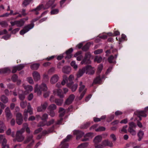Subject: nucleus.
<instances>
[{
    "mask_svg": "<svg viewBox=\"0 0 148 148\" xmlns=\"http://www.w3.org/2000/svg\"><path fill=\"white\" fill-rule=\"evenodd\" d=\"M93 68L91 65H88L79 69L77 74V77L78 78L80 77L85 72L86 74L88 73V74L90 75L93 74L95 73V71L93 70Z\"/></svg>",
    "mask_w": 148,
    "mask_h": 148,
    "instance_id": "nucleus-1",
    "label": "nucleus"
},
{
    "mask_svg": "<svg viewBox=\"0 0 148 148\" xmlns=\"http://www.w3.org/2000/svg\"><path fill=\"white\" fill-rule=\"evenodd\" d=\"M54 2V0H49L45 5V6H44L43 4H41L38 6L36 8L32 10L31 11H35V14L36 15H38L39 13L38 11L42 8L45 10L48 9L52 5Z\"/></svg>",
    "mask_w": 148,
    "mask_h": 148,
    "instance_id": "nucleus-2",
    "label": "nucleus"
},
{
    "mask_svg": "<svg viewBox=\"0 0 148 148\" xmlns=\"http://www.w3.org/2000/svg\"><path fill=\"white\" fill-rule=\"evenodd\" d=\"M47 89L46 85L45 83H42L39 87H38V84H36L34 88V92L37 93L38 96H39L41 95L42 91H47Z\"/></svg>",
    "mask_w": 148,
    "mask_h": 148,
    "instance_id": "nucleus-3",
    "label": "nucleus"
},
{
    "mask_svg": "<svg viewBox=\"0 0 148 148\" xmlns=\"http://www.w3.org/2000/svg\"><path fill=\"white\" fill-rule=\"evenodd\" d=\"M24 132V129L22 128L20 130L17 131L16 134V139L18 142L22 141L25 138V137L23 135Z\"/></svg>",
    "mask_w": 148,
    "mask_h": 148,
    "instance_id": "nucleus-4",
    "label": "nucleus"
},
{
    "mask_svg": "<svg viewBox=\"0 0 148 148\" xmlns=\"http://www.w3.org/2000/svg\"><path fill=\"white\" fill-rule=\"evenodd\" d=\"M28 113H29L30 115H32L33 113L32 109L31 108L29 103L27 105V109H25L24 112V119L25 121H27V118Z\"/></svg>",
    "mask_w": 148,
    "mask_h": 148,
    "instance_id": "nucleus-5",
    "label": "nucleus"
},
{
    "mask_svg": "<svg viewBox=\"0 0 148 148\" xmlns=\"http://www.w3.org/2000/svg\"><path fill=\"white\" fill-rule=\"evenodd\" d=\"M72 137V135H68L66 138L61 142L60 145L61 148H68V144L66 143L67 142L69 141L71 139Z\"/></svg>",
    "mask_w": 148,
    "mask_h": 148,
    "instance_id": "nucleus-6",
    "label": "nucleus"
},
{
    "mask_svg": "<svg viewBox=\"0 0 148 148\" xmlns=\"http://www.w3.org/2000/svg\"><path fill=\"white\" fill-rule=\"evenodd\" d=\"M34 24L33 23L28 25L25 26L23 29L20 32V34L21 35L24 34L28 32L29 30L32 28L34 27Z\"/></svg>",
    "mask_w": 148,
    "mask_h": 148,
    "instance_id": "nucleus-7",
    "label": "nucleus"
},
{
    "mask_svg": "<svg viewBox=\"0 0 148 148\" xmlns=\"http://www.w3.org/2000/svg\"><path fill=\"white\" fill-rule=\"evenodd\" d=\"M91 57V54L90 52L86 53L84 59L81 62L82 64H90L91 63L90 58Z\"/></svg>",
    "mask_w": 148,
    "mask_h": 148,
    "instance_id": "nucleus-8",
    "label": "nucleus"
},
{
    "mask_svg": "<svg viewBox=\"0 0 148 148\" xmlns=\"http://www.w3.org/2000/svg\"><path fill=\"white\" fill-rule=\"evenodd\" d=\"M73 82H69L67 84V86L71 89L73 92L76 91L78 85L77 84H73Z\"/></svg>",
    "mask_w": 148,
    "mask_h": 148,
    "instance_id": "nucleus-9",
    "label": "nucleus"
},
{
    "mask_svg": "<svg viewBox=\"0 0 148 148\" xmlns=\"http://www.w3.org/2000/svg\"><path fill=\"white\" fill-rule=\"evenodd\" d=\"M73 134L76 136V139L78 140L82 137L84 135V133L79 130H75L73 131Z\"/></svg>",
    "mask_w": 148,
    "mask_h": 148,
    "instance_id": "nucleus-10",
    "label": "nucleus"
},
{
    "mask_svg": "<svg viewBox=\"0 0 148 148\" xmlns=\"http://www.w3.org/2000/svg\"><path fill=\"white\" fill-rule=\"evenodd\" d=\"M75 98V96L73 94L71 95L66 99L65 103L64 105H69L71 103Z\"/></svg>",
    "mask_w": 148,
    "mask_h": 148,
    "instance_id": "nucleus-11",
    "label": "nucleus"
},
{
    "mask_svg": "<svg viewBox=\"0 0 148 148\" xmlns=\"http://www.w3.org/2000/svg\"><path fill=\"white\" fill-rule=\"evenodd\" d=\"M16 117V122L19 125H21L23 121L22 114L20 113H17Z\"/></svg>",
    "mask_w": 148,
    "mask_h": 148,
    "instance_id": "nucleus-12",
    "label": "nucleus"
},
{
    "mask_svg": "<svg viewBox=\"0 0 148 148\" xmlns=\"http://www.w3.org/2000/svg\"><path fill=\"white\" fill-rule=\"evenodd\" d=\"M5 115L8 120H9L11 119L12 116V115L11 113L10 110L8 107L6 108L5 110Z\"/></svg>",
    "mask_w": 148,
    "mask_h": 148,
    "instance_id": "nucleus-13",
    "label": "nucleus"
},
{
    "mask_svg": "<svg viewBox=\"0 0 148 148\" xmlns=\"http://www.w3.org/2000/svg\"><path fill=\"white\" fill-rule=\"evenodd\" d=\"M59 76L57 74H55L53 75L50 79V82L52 84H54L57 82L59 79Z\"/></svg>",
    "mask_w": 148,
    "mask_h": 148,
    "instance_id": "nucleus-14",
    "label": "nucleus"
},
{
    "mask_svg": "<svg viewBox=\"0 0 148 148\" xmlns=\"http://www.w3.org/2000/svg\"><path fill=\"white\" fill-rule=\"evenodd\" d=\"M34 79L35 81H38L40 79V75L39 73L37 71H34L32 73Z\"/></svg>",
    "mask_w": 148,
    "mask_h": 148,
    "instance_id": "nucleus-15",
    "label": "nucleus"
},
{
    "mask_svg": "<svg viewBox=\"0 0 148 148\" xmlns=\"http://www.w3.org/2000/svg\"><path fill=\"white\" fill-rule=\"evenodd\" d=\"M117 55L118 54H116L114 55V56L112 55H111L109 57L108 60L109 63H113L114 62H115L114 60L117 58Z\"/></svg>",
    "mask_w": 148,
    "mask_h": 148,
    "instance_id": "nucleus-16",
    "label": "nucleus"
},
{
    "mask_svg": "<svg viewBox=\"0 0 148 148\" xmlns=\"http://www.w3.org/2000/svg\"><path fill=\"white\" fill-rule=\"evenodd\" d=\"M102 144L105 146H108L112 147L113 146V144L112 141H110L108 140H106L102 142Z\"/></svg>",
    "mask_w": 148,
    "mask_h": 148,
    "instance_id": "nucleus-17",
    "label": "nucleus"
},
{
    "mask_svg": "<svg viewBox=\"0 0 148 148\" xmlns=\"http://www.w3.org/2000/svg\"><path fill=\"white\" fill-rule=\"evenodd\" d=\"M73 49L71 48L66 52V56L65 57L66 59H70L71 58L72 55L71 53L73 52Z\"/></svg>",
    "mask_w": 148,
    "mask_h": 148,
    "instance_id": "nucleus-18",
    "label": "nucleus"
},
{
    "mask_svg": "<svg viewBox=\"0 0 148 148\" xmlns=\"http://www.w3.org/2000/svg\"><path fill=\"white\" fill-rule=\"evenodd\" d=\"M71 70V68L69 66H64L62 69V72L66 74L70 73Z\"/></svg>",
    "mask_w": 148,
    "mask_h": 148,
    "instance_id": "nucleus-19",
    "label": "nucleus"
},
{
    "mask_svg": "<svg viewBox=\"0 0 148 148\" xmlns=\"http://www.w3.org/2000/svg\"><path fill=\"white\" fill-rule=\"evenodd\" d=\"M18 97L20 99L23 101L25 98V94L23 93V91L19 90L18 93Z\"/></svg>",
    "mask_w": 148,
    "mask_h": 148,
    "instance_id": "nucleus-20",
    "label": "nucleus"
},
{
    "mask_svg": "<svg viewBox=\"0 0 148 148\" xmlns=\"http://www.w3.org/2000/svg\"><path fill=\"white\" fill-rule=\"evenodd\" d=\"M98 76L94 79L93 83L94 84H101V79L100 75H97Z\"/></svg>",
    "mask_w": 148,
    "mask_h": 148,
    "instance_id": "nucleus-21",
    "label": "nucleus"
},
{
    "mask_svg": "<svg viewBox=\"0 0 148 148\" xmlns=\"http://www.w3.org/2000/svg\"><path fill=\"white\" fill-rule=\"evenodd\" d=\"M10 70L8 67L5 68L0 69V73H9L10 72Z\"/></svg>",
    "mask_w": 148,
    "mask_h": 148,
    "instance_id": "nucleus-22",
    "label": "nucleus"
},
{
    "mask_svg": "<svg viewBox=\"0 0 148 148\" xmlns=\"http://www.w3.org/2000/svg\"><path fill=\"white\" fill-rule=\"evenodd\" d=\"M102 139V137L100 135H98L95 137L94 140V142L95 144H97L100 142Z\"/></svg>",
    "mask_w": 148,
    "mask_h": 148,
    "instance_id": "nucleus-23",
    "label": "nucleus"
},
{
    "mask_svg": "<svg viewBox=\"0 0 148 148\" xmlns=\"http://www.w3.org/2000/svg\"><path fill=\"white\" fill-rule=\"evenodd\" d=\"M25 23V21L23 19L17 21L16 26L18 27H21L24 25Z\"/></svg>",
    "mask_w": 148,
    "mask_h": 148,
    "instance_id": "nucleus-24",
    "label": "nucleus"
},
{
    "mask_svg": "<svg viewBox=\"0 0 148 148\" xmlns=\"http://www.w3.org/2000/svg\"><path fill=\"white\" fill-rule=\"evenodd\" d=\"M144 135V133L143 131L141 130H140L139 131L137 134L139 138L138 140L139 141H140L141 140L143 137Z\"/></svg>",
    "mask_w": 148,
    "mask_h": 148,
    "instance_id": "nucleus-25",
    "label": "nucleus"
},
{
    "mask_svg": "<svg viewBox=\"0 0 148 148\" xmlns=\"http://www.w3.org/2000/svg\"><path fill=\"white\" fill-rule=\"evenodd\" d=\"M33 136L32 135L27 136L26 140L24 142V143L26 144L30 141H32L33 140H34L33 139Z\"/></svg>",
    "mask_w": 148,
    "mask_h": 148,
    "instance_id": "nucleus-26",
    "label": "nucleus"
},
{
    "mask_svg": "<svg viewBox=\"0 0 148 148\" xmlns=\"http://www.w3.org/2000/svg\"><path fill=\"white\" fill-rule=\"evenodd\" d=\"M66 110L62 108H60L59 109V112L60 113V117H63L65 114Z\"/></svg>",
    "mask_w": 148,
    "mask_h": 148,
    "instance_id": "nucleus-27",
    "label": "nucleus"
},
{
    "mask_svg": "<svg viewBox=\"0 0 148 148\" xmlns=\"http://www.w3.org/2000/svg\"><path fill=\"white\" fill-rule=\"evenodd\" d=\"M33 1V0H24L23 2L22 5L23 7H26Z\"/></svg>",
    "mask_w": 148,
    "mask_h": 148,
    "instance_id": "nucleus-28",
    "label": "nucleus"
},
{
    "mask_svg": "<svg viewBox=\"0 0 148 148\" xmlns=\"http://www.w3.org/2000/svg\"><path fill=\"white\" fill-rule=\"evenodd\" d=\"M1 100L4 103H7L8 101V98L4 95H3L1 96Z\"/></svg>",
    "mask_w": 148,
    "mask_h": 148,
    "instance_id": "nucleus-29",
    "label": "nucleus"
},
{
    "mask_svg": "<svg viewBox=\"0 0 148 148\" xmlns=\"http://www.w3.org/2000/svg\"><path fill=\"white\" fill-rule=\"evenodd\" d=\"M6 134L8 135H11L12 137H14L15 135V132H11L10 128L8 129L6 132Z\"/></svg>",
    "mask_w": 148,
    "mask_h": 148,
    "instance_id": "nucleus-30",
    "label": "nucleus"
},
{
    "mask_svg": "<svg viewBox=\"0 0 148 148\" xmlns=\"http://www.w3.org/2000/svg\"><path fill=\"white\" fill-rule=\"evenodd\" d=\"M79 85L80 87L79 88V92L80 93L85 89V86L83 84V83L82 82H80Z\"/></svg>",
    "mask_w": 148,
    "mask_h": 148,
    "instance_id": "nucleus-31",
    "label": "nucleus"
},
{
    "mask_svg": "<svg viewBox=\"0 0 148 148\" xmlns=\"http://www.w3.org/2000/svg\"><path fill=\"white\" fill-rule=\"evenodd\" d=\"M40 64L38 63H35L31 66V68L33 70H36L39 67Z\"/></svg>",
    "mask_w": 148,
    "mask_h": 148,
    "instance_id": "nucleus-32",
    "label": "nucleus"
},
{
    "mask_svg": "<svg viewBox=\"0 0 148 148\" xmlns=\"http://www.w3.org/2000/svg\"><path fill=\"white\" fill-rule=\"evenodd\" d=\"M146 112H145V110L144 111H139L138 112V116L146 117L147 114H145Z\"/></svg>",
    "mask_w": 148,
    "mask_h": 148,
    "instance_id": "nucleus-33",
    "label": "nucleus"
},
{
    "mask_svg": "<svg viewBox=\"0 0 148 148\" xmlns=\"http://www.w3.org/2000/svg\"><path fill=\"white\" fill-rule=\"evenodd\" d=\"M0 25L3 27H6L8 25L7 22L5 21H1L0 22Z\"/></svg>",
    "mask_w": 148,
    "mask_h": 148,
    "instance_id": "nucleus-34",
    "label": "nucleus"
},
{
    "mask_svg": "<svg viewBox=\"0 0 148 148\" xmlns=\"http://www.w3.org/2000/svg\"><path fill=\"white\" fill-rule=\"evenodd\" d=\"M63 100L62 99H56L55 102L58 106H60L62 105L63 103Z\"/></svg>",
    "mask_w": 148,
    "mask_h": 148,
    "instance_id": "nucleus-35",
    "label": "nucleus"
},
{
    "mask_svg": "<svg viewBox=\"0 0 148 148\" xmlns=\"http://www.w3.org/2000/svg\"><path fill=\"white\" fill-rule=\"evenodd\" d=\"M0 143H6L7 140L5 138V136L1 134H0Z\"/></svg>",
    "mask_w": 148,
    "mask_h": 148,
    "instance_id": "nucleus-36",
    "label": "nucleus"
},
{
    "mask_svg": "<svg viewBox=\"0 0 148 148\" xmlns=\"http://www.w3.org/2000/svg\"><path fill=\"white\" fill-rule=\"evenodd\" d=\"M90 45L88 43H86L82 48V49L83 51H86L89 49Z\"/></svg>",
    "mask_w": 148,
    "mask_h": 148,
    "instance_id": "nucleus-37",
    "label": "nucleus"
},
{
    "mask_svg": "<svg viewBox=\"0 0 148 148\" xmlns=\"http://www.w3.org/2000/svg\"><path fill=\"white\" fill-rule=\"evenodd\" d=\"M56 106L54 104H51L48 107V109L50 111H53L56 109Z\"/></svg>",
    "mask_w": 148,
    "mask_h": 148,
    "instance_id": "nucleus-38",
    "label": "nucleus"
},
{
    "mask_svg": "<svg viewBox=\"0 0 148 148\" xmlns=\"http://www.w3.org/2000/svg\"><path fill=\"white\" fill-rule=\"evenodd\" d=\"M128 131L132 135L134 136L136 134V131L134 130L133 128H128Z\"/></svg>",
    "mask_w": 148,
    "mask_h": 148,
    "instance_id": "nucleus-39",
    "label": "nucleus"
},
{
    "mask_svg": "<svg viewBox=\"0 0 148 148\" xmlns=\"http://www.w3.org/2000/svg\"><path fill=\"white\" fill-rule=\"evenodd\" d=\"M94 60L95 61L97 62V63H99L102 61V58L101 56H96L94 59Z\"/></svg>",
    "mask_w": 148,
    "mask_h": 148,
    "instance_id": "nucleus-40",
    "label": "nucleus"
},
{
    "mask_svg": "<svg viewBox=\"0 0 148 148\" xmlns=\"http://www.w3.org/2000/svg\"><path fill=\"white\" fill-rule=\"evenodd\" d=\"M103 67V66L102 64H100L98 67L97 70V75H99L102 70Z\"/></svg>",
    "mask_w": 148,
    "mask_h": 148,
    "instance_id": "nucleus-41",
    "label": "nucleus"
},
{
    "mask_svg": "<svg viewBox=\"0 0 148 148\" xmlns=\"http://www.w3.org/2000/svg\"><path fill=\"white\" fill-rule=\"evenodd\" d=\"M21 107L23 109L25 108L27 106V103L26 101H22L20 103Z\"/></svg>",
    "mask_w": 148,
    "mask_h": 148,
    "instance_id": "nucleus-42",
    "label": "nucleus"
},
{
    "mask_svg": "<svg viewBox=\"0 0 148 148\" xmlns=\"http://www.w3.org/2000/svg\"><path fill=\"white\" fill-rule=\"evenodd\" d=\"M90 125V123L87 122L86 123L80 126V128L82 129H85L88 127Z\"/></svg>",
    "mask_w": 148,
    "mask_h": 148,
    "instance_id": "nucleus-43",
    "label": "nucleus"
},
{
    "mask_svg": "<svg viewBox=\"0 0 148 148\" xmlns=\"http://www.w3.org/2000/svg\"><path fill=\"white\" fill-rule=\"evenodd\" d=\"M88 143H83L79 145L77 148H84L88 146Z\"/></svg>",
    "mask_w": 148,
    "mask_h": 148,
    "instance_id": "nucleus-44",
    "label": "nucleus"
},
{
    "mask_svg": "<svg viewBox=\"0 0 148 148\" xmlns=\"http://www.w3.org/2000/svg\"><path fill=\"white\" fill-rule=\"evenodd\" d=\"M24 88L25 90L28 91H31L33 89L32 87L30 85L25 86Z\"/></svg>",
    "mask_w": 148,
    "mask_h": 148,
    "instance_id": "nucleus-45",
    "label": "nucleus"
},
{
    "mask_svg": "<svg viewBox=\"0 0 148 148\" xmlns=\"http://www.w3.org/2000/svg\"><path fill=\"white\" fill-rule=\"evenodd\" d=\"M66 82H68V78L66 76L64 75L63 76V79L61 82V84L64 85Z\"/></svg>",
    "mask_w": 148,
    "mask_h": 148,
    "instance_id": "nucleus-46",
    "label": "nucleus"
},
{
    "mask_svg": "<svg viewBox=\"0 0 148 148\" xmlns=\"http://www.w3.org/2000/svg\"><path fill=\"white\" fill-rule=\"evenodd\" d=\"M86 89L85 88V89L82 92L80 96L78 98L79 100H81L83 98L86 92Z\"/></svg>",
    "mask_w": 148,
    "mask_h": 148,
    "instance_id": "nucleus-47",
    "label": "nucleus"
},
{
    "mask_svg": "<svg viewBox=\"0 0 148 148\" xmlns=\"http://www.w3.org/2000/svg\"><path fill=\"white\" fill-rule=\"evenodd\" d=\"M59 12V10L58 9H55L52 10L51 11V14H58Z\"/></svg>",
    "mask_w": 148,
    "mask_h": 148,
    "instance_id": "nucleus-48",
    "label": "nucleus"
},
{
    "mask_svg": "<svg viewBox=\"0 0 148 148\" xmlns=\"http://www.w3.org/2000/svg\"><path fill=\"white\" fill-rule=\"evenodd\" d=\"M16 66L17 69V70L19 71L23 69L24 67L25 66L23 64H20Z\"/></svg>",
    "mask_w": 148,
    "mask_h": 148,
    "instance_id": "nucleus-49",
    "label": "nucleus"
},
{
    "mask_svg": "<svg viewBox=\"0 0 148 148\" xmlns=\"http://www.w3.org/2000/svg\"><path fill=\"white\" fill-rule=\"evenodd\" d=\"M48 105V104L46 102H45L44 103H41L40 106H41L42 107V108L45 110Z\"/></svg>",
    "mask_w": 148,
    "mask_h": 148,
    "instance_id": "nucleus-50",
    "label": "nucleus"
},
{
    "mask_svg": "<svg viewBox=\"0 0 148 148\" xmlns=\"http://www.w3.org/2000/svg\"><path fill=\"white\" fill-rule=\"evenodd\" d=\"M106 128L100 126L97 129L95 130L96 132H100L101 131H103L105 130Z\"/></svg>",
    "mask_w": 148,
    "mask_h": 148,
    "instance_id": "nucleus-51",
    "label": "nucleus"
},
{
    "mask_svg": "<svg viewBox=\"0 0 148 148\" xmlns=\"http://www.w3.org/2000/svg\"><path fill=\"white\" fill-rule=\"evenodd\" d=\"M129 128H135L136 126V124L135 123H134V122H132L129 123Z\"/></svg>",
    "mask_w": 148,
    "mask_h": 148,
    "instance_id": "nucleus-52",
    "label": "nucleus"
},
{
    "mask_svg": "<svg viewBox=\"0 0 148 148\" xmlns=\"http://www.w3.org/2000/svg\"><path fill=\"white\" fill-rule=\"evenodd\" d=\"M55 121V120L54 119H52L51 120L48 121L46 123V125L47 126H49L53 124Z\"/></svg>",
    "mask_w": 148,
    "mask_h": 148,
    "instance_id": "nucleus-53",
    "label": "nucleus"
},
{
    "mask_svg": "<svg viewBox=\"0 0 148 148\" xmlns=\"http://www.w3.org/2000/svg\"><path fill=\"white\" fill-rule=\"evenodd\" d=\"M18 76L14 74L12 76L11 79L13 82H14L17 81L18 79Z\"/></svg>",
    "mask_w": 148,
    "mask_h": 148,
    "instance_id": "nucleus-54",
    "label": "nucleus"
},
{
    "mask_svg": "<svg viewBox=\"0 0 148 148\" xmlns=\"http://www.w3.org/2000/svg\"><path fill=\"white\" fill-rule=\"evenodd\" d=\"M71 65L74 69H77V66L75 62L74 61H73L71 62Z\"/></svg>",
    "mask_w": 148,
    "mask_h": 148,
    "instance_id": "nucleus-55",
    "label": "nucleus"
},
{
    "mask_svg": "<svg viewBox=\"0 0 148 148\" xmlns=\"http://www.w3.org/2000/svg\"><path fill=\"white\" fill-rule=\"evenodd\" d=\"M74 79V76L72 75H71L69 76L68 78V81H69L70 82H73V81Z\"/></svg>",
    "mask_w": 148,
    "mask_h": 148,
    "instance_id": "nucleus-56",
    "label": "nucleus"
},
{
    "mask_svg": "<svg viewBox=\"0 0 148 148\" xmlns=\"http://www.w3.org/2000/svg\"><path fill=\"white\" fill-rule=\"evenodd\" d=\"M127 125H126L123 127L122 129L120 131V132L121 133L122 132H124L125 133H127V130H126V128L127 127Z\"/></svg>",
    "mask_w": 148,
    "mask_h": 148,
    "instance_id": "nucleus-57",
    "label": "nucleus"
},
{
    "mask_svg": "<svg viewBox=\"0 0 148 148\" xmlns=\"http://www.w3.org/2000/svg\"><path fill=\"white\" fill-rule=\"evenodd\" d=\"M48 117V114L45 113L41 117V119L42 120H46Z\"/></svg>",
    "mask_w": 148,
    "mask_h": 148,
    "instance_id": "nucleus-58",
    "label": "nucleus"
},
{
    "mask_svg": "<svg viewBox=\"0 0 148 148\" xmlns=\"http://www.w3.org/2000/svg\"><path fill=\"white\" fill-rule=\"evenodd\" d=\"M55 71V68L54 67H52L48 70V73H49L52 74L54 73Z\"/></svg>",
    "mask_w": 148,
    "mask_h": 148,
    "instance_id": "nucleus-59",
    "label": "nucleus"
},
{
    "mask_svg": "<svg viewBox=\"0 0 148 148\" xmlns=\"http://www.w3.org/2000/svg\"><path fill=\"white\" fill-rule=\"evenodd\" d=\"M103 51L102 49H99L95 51H94V53L95 54H98L102 53Z\"/></svg>",
    "mask_w": 148,
    "mask_h": 148,
    "instance_id": "nucleus-60",
    "label": "nucleus"
},
{
    "mask_svg": "<svg viewBox=\"0 0 148 148\" xmlns=\"http://www.w3.org/2000/svg\"><path fill=\"white\" fill-rule=\"evenodd\" d=\"M46 123L45 121L40 122L38 124V127H43L46 125Z\"/></svg>",
    "mask_w": 148,
    "mask_h": 148,
    "instance_id": "nucleus-61",
    "label": "nucleus"
},
{
    "mask_svg": "<svg viewBox=\"0 0 148 148\" xmlns=\"http://www.w3.org/2000/svg\"><path fill=\"white\" fill-rule=\"evenodd\" d=\"M114 116L113 115H111L109 116L107 119V121L108 122L111 121L112 119H114Z\"/></svg>",
    "mask_w": 148,
    "mask_h": 148,
    "instance_id": "nucleus-62",
    "label": "nucleus"
},
{
    "mask_svg": "<svg viewBox=\"0 0 148 148\" xmlns=\"http://www.w3.org/2000/svg\"><path fill=\"white\" fill-rule=\"evenodd\" d=\"M43 79L45 82L48 81L49 79V77L48 75L44 74L43 75Z\"/></svg>",
    "mask_w": 148,
    "mask_h": 148,
    "instance_id": "nucleus-63",
    "label": "nucleus"
},
{
    "mask_svg": "<svg viewBox=\"0 0 148 148\" xmlns=\"http://www.w3.org/2000/svg\"><path fill=\"white\" fill-rule=\"evenodd\" d=\"M37 111L38 112H42L45 110L42 108L41 106L38 107L37 108Z\"/></svg>",
    "mask_w": 148,
    "mask_h": 148,
    "instance_id": "nucleus-64",
    "label": "nucleus"
}]
</instances>
